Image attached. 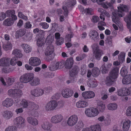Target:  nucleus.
Here are the masks:
<instances>
[{"mask_svg":"<svg viewBox=\"0 0 131 131\" xmlns=\"http://www.w3.org/2000/svg\"><path fill=\"white\" fill-rule=\"evenodd\" d=\"M117 8L118 11L115 10L112 13V21L117 25L120 29L122 30L123 29V25L120 21L118 17H122L124 15L123 12H127L129 8L126 5L121 4L117 7Z\"/></svg>","mask_w":131,"mask_h":131,"instance_id":"f257e3e1","label":"nucleus"},{"mask_svg":"<svg viewBox=\"0 0 131 131\" xmlns=\"http://www.w3.org/2000/svg\"><path fill=\"white\" fill-rule=\"evenodd\" d=\"M119 69V68L116 67L111 71L109 76L107 77L105 81V83L107 85H110L113 84L115 79L117 78Z\"/></svg>","mask_w":131,"mask_h":131,"instance_id":"f03ea898","label":"nucleus"},{"mask_svg":"<svg viewBox=\"0 0 131 131\" xmlns=\"http://www.w3.org/2000/svg\"><path fill=\"white\" fill-rule=\"evenodd\" d=\"M79 70V68L77 66L73 67L70 70L68 79L67 81V83L69 84L73 83L75 81L76 76L78 73Z\"/></svg>","mask_w":131,"mask_h":131,"instance_id":"7ed1b4c3","label":"nucleus"},{"mask_svg":"<svg viewBox=\"0 0 131 131\" xmlns=\"http://www.w3.org/2000/svg\"><path fill=\"white\" fill-rule=\"evenodd\" d=\"M85 113L88 117H93L97 116L99 114V112L97 108L90 107L85 108Z\"/></svg>","mask_w":131,"mask_h":131,"instance_id":"20e7f679","label":"nucleus"},{"mask_svg":"<svg viewBox=\"0 0 131 131\" xmlns=\"http://www.w3.org/2000/svg\"><path fill=\"white\" fill-rule=\"evenodd\" d=\"M92 48L94 56L97 60H100L101 56L103 54V51L99 49L98 45L96 44H93L92 46Z\"/></svg>","mask_w":131,"mask_h":131,"instance_id":"39448f33","label":"nucleus"},{"mask_svg":"<svg viewBox=\"0 0 131 131\" xmlns=\"http://www.w3.org/2000/svg\"><path fill=\"white\" fill-rule=\"evenodd\" d=\"M34 75L33 73H28L21 76L20 77L19 80L21 83H27L34 79Z\"/></svg>","mask_w":131,"mask_h":131,"instance_id":"423d86ee","label":"nucleus"},{"mask_svg":"<svg viewBox=\"0 0 131 131\" xmlns=\"http://www.w3.org/2000/svg\"><path fill=\"white\" fill-rule=\"evenodd\" d=\"M78 117L76 114H73L69 117L67 121V124L70 127H72L75 126L78 123Z\"/></svg>","mask_w":131,"mask_h":131,"instance_id":"0eeeda50","label":"nucleus"},{"mask_svg":"<svg viewBox=\"0 0 131 131\" xmlns=\"http://www.w3.org/2000/svg\"><path fill=\"white\" fill-rule=\"evenodd\" d=\"M63 119V117L62 115L60 114H56L51 117L50 121L52 123L57 124L61 122Z\"/></svg>","mask_w":131,"mask_h":131,"instance_id":"6e6552de","label":"nucleus"},{"mask_svg":"<svg viewBox=\"0 0 131 131\" xmlns=\"http://www.w3.org/2000/svg\"><path fill=\"white\" fill-rule=\"evenodd\" d=\"M40 59L36 57H32L29 59L28 63L29 64L33 67L38 66L41 63Z\"/></svg>","mask_w":131,"mask_h":131,"instance_id":"1a4fd4ad","label":"nucleus"},{"mask_svg":"<svg viewBox=\"0 0 131 131\" xmlns=\"http://www.w3.org/2000/svg\"><path fill=\"white\" fill-rule=\"evenodd\" d=\"M14 122L17 124L19 128H22L25 125V120L24 118L21 116H19L14 120Z\"/></svg>","mask_w":131,"mask_h":131,"instance_id":"9d476101","label":"nucleus"},{"mask_svg":"<svg viewBox=\"0 0 131 131\" xmlns=\"http://www.w3.org/2000/svg\"><path fill=\"white\" fill-rule=\"evenodd\" d=\"M64 62L63 61L61 60L55 62L54 65H51L49 68L50 70L52 71L54 70L57 69H60L63 68L64 66Z\"/></svg>","mask_w":131,"mask_h":131,"instance_id":"9b49d317","label":"nucleus"},{"mask_svg":"<svg viewBox=\"0 0 131 131\" xmlns=\"http://www.w3.org/2000/svg\"><path fill=\"white\" fill-rule=\"evenodd\" d=\"M58 106L57 102L55 100L50 101L46 105L45 109L47 111H52L54 109Z\"/></svg>","mask_w":131,"mask_h":131,"instance_id":"f8f14e48","label":"nucleus"},{"mask_svg":"<svg viewBox=\"0 0 131 131\" xmlns=\"http://www.w3.org/2000/svg\"><path fill=\"white\" fill-rule=\"evenodd\" d=\"M82 96L85 99H90L94 98L95 96V94L93 91H89L82 92Z\"/></svg>","mask_w":131,"mask_h":131,"instance_id":"ddd939ff","label":"nucleus"},{"mask_svg":"<svg viewBox=\"0 0 131 131\" xmlns=\"http://www.w3.org/2000/svg\"><path fill=\"white\" fill-rule=\"evenodd\" d=\"M13 100L10 98H7L3 101L2 102V105L6 108H8L12 106L14 104Z\"/></svg>","mask_w":131,"mask_h":131,"instance_id":"4468645a","label":"nucleus"},{"mask_svg":"<svg viewBox=\"0 0 131 131\" xmlns=\"http://www.w3.org/2000/svg\"><path fill=\"white\" fill-rule=\"evenodd\" d=\"M44 93L43 89L39 88L35 89L32 90L31 92V94L36 97L41 96Z\"/></svg>","mask_w":131,"mask_h":131,"instance_id":"2eb2a0df","label":"nucleus"},{"mask_svg":"<svg viewBox=\"0 0 131 131\" xmlns=\"http://www.w3.org/2000/svg\"><path fill=\"white\" fill-rule=\"evenodd\" d=\"M16 105L18 107L23 106V108H26L28 107L29 102L26 100L23 99L19 101L16 100Z\"/></svg>","mask_w":131,"mask_h":131,"instance_id":"dca6fc26","label":"nucleus"},{"mask_svg":"<svg viewBox=\"0 0 131 131\" xmlns=\"http://www.w3.org/2000/svg\"><path fill=\"white\" fill-rule=\"evenodd\" d=\"M54 47L52 45L48 46L45 51L44 54L46 56H50L53 54Z\"/></svg>","mask_w":131,"mask_h":131,"instance_id":"f3484780","label":"nucleus"},{"mask_svg":"<svg viewBox=\"0 0 131 131\" xmlns=\"http://www.w3.org/2000/svg\"><path fill=\"white\" fill-rule=\"evenodd\" d=\"M2 115L4 119L8 120L12 117L14 115V113L11 111L7 110L3 112Z\"/></svg>","mask_w":131,"mask_h":131,"instance_id":"a211bd4d","label":"nucleus"},{"mask_svg":"<svg viewBox=\"0 0 131 131\" xmlns=\"http://www.w3.org/2000/svg\"><path fill=\"white\" fill-rule=\"evenodd\" d=\"M9 61L10 58L7 57L0 59V66L6 67L9 66Z\"/></svg>","mask_w":131,"mask_h":131,"instance_id":"6ab92c4d","label":"nucleus"},{"mask_svg":"<svg viewBox=\"0 0 131 131\" xmlns=\"http://www.w3.org/2000/svg\"><path fill=\"white\" fill-rule=\"evenodd\" d=\"M89 36L92 40L94 41L99 38V35L97 32L95 30H91L89 32Z\"/></svg>","mask_w":131,"mask_h":131,"instance_id":"aec40b11","label":"nucleus"},{"mask_svg":"<svg viewBox=\"0 0 131 131\" xmlns=\"http://www.w3.org/2000/svg\"><path fill=\"white\" fill-rule=\"evenodd\" d=\"M73 90L69 89H66L62 90V94L63 96L65 98H68L71 97L73 94Z\"/></svg>","mask_w":131,"mask_h":131,"instance_id":"412c9836","label":"nucleus"},{"mask_svg":"<svg viewBox=\"0 0 131 131\" xmlns=\"http://www.w3.org/2000/svg\"><path fill=\"white\" fill-rule=\"evenodd\" d=\"M76 106L78 108H83L87 106L88 103L85 100H80L76 103Z\"/></svg>","mask_w":131,"mask_h":131,"instance_id":"4be33fe9","label":"nucleus"},{"mask_svg":"<svg viewBox=\"0 0 131 131\" xmlns=\"http://www.w3.org/2000/svg\"><path fill=\"white\" fill-rule=\"evenodd\" d=\"M27 120L29 124L34 126H36L38 124V120L36 118L31 116L27 117Z\"/></svg>","mask_w":131,"mask_h":131,"instance_id":"5701e85b","label":"nucleus"},{"mask_svg":"<svg viewBox=\"0 0 131 131\" xmlns=\"http://www.w3.org/2000/svg\"><path fill=\"white\" fill-rule=\"evenodd\" d=\"M131 122L129 119L124 120L123 123L122 129L124 131H128L131 125Z\"/></svg>","mask_w":131,"mask_h":131,"instance_id":"b1692460","label":"nucleus"},{"mask_svg":"<svg viewBox=\"0 0 131 131\" xmlns=\"http://www.w3.org/2000/svg\"><path fill=\"white\" fill-rule=\"evenodd\" d=\"M73 63V59L71 57L68 59L66 60L64 62V65L66 68L69 69L72 67Z\"/></svg>","mask_w":131,"mask_h":131,"instance_id":"393cba45","label":"nucleus"},{"mask_svg":"<svg viewBox=\"0 0 131 131\" xmlns=\"http://www.w3.org/2000/svg\"><path fill=\"white\" fill-rule=\"evenodd\" d=\"M41 127L44 130H50L51 127L50 123L47 121L43 122L41 125Z\"/></svg>","mask_w":131,"mask_h":131,"instance_id":"a878e982","label":"nucleus"},{"mask_svg":"<svg viewBox=\"0 0 131 131\" xmlns=\"http://www.w3.org/2000/svg\"><path fill=\"white\" fill-rule=\"evenodd\" d=\"M21 48L23 49L24 52L26 53L30 52L32 50V48L29 45L26 44H23L21 45Z\"/></svg>","mask_w":131,"mask_h":131,"instance_id":"bb28decb","label":"nucleus"},{"mask_svg":"<svg viewBox=\"0 0 131 131\" xmlns=\"http://www.w3.org/2000/svg\"><path fill=\"white\" fill-rule=\"evenodd\" d=\"M123 84H129L131 83V75L129 74L125 76L122 79Z\"/></svg>","mask_w":131,"mask_h":131,"instance_id":"cd10ccee","label":"nucleus"},{"mask_svg":"<svg viewBox=\"0 0 131 131\" xmlns=\"http://www.w3.org/2000/svg\"><path fill=\"white\" fill-rule=\"evenodd\" d=\"M124 20L127 23L128 28L129 29V31L131 32V28L130 27V26L131 25V11L128 16L125 18Z\"/></svg>","mask_w":131,"mask_h":131,"instance_id":"c85d7f7f","label":"nucleus"},{"mask_svg":"<svg viewBox=\"0 0 131 131\" xmlns=\"http://www.w3.org/2000/svg\"><path fill=\"white\" fill-rule=\"evenodd\" d=\"M73 37V35L72 34H70L67 35L65 39L66 42L67 43H66V46L68 48H70L72 46L71 44L69 42L71 41V38Z\"/></svg>","mask_w":131,"mask_h":131,"instance_id":"c756f323","label":"nucleus"},{"mask_svg":"<svg viewBox=\"0 0 131 131\" xmlns=\"http://www.w3.org/2000/svg\"><path fill=\"white\" fill-rule=\"evenodd\" d=\"M107 107L109 110L114 111L117 109L118 105L116 103H110L107 105Z\"/></svg>","mask_w":131,"mask_h":131,"instance_id":"7c9ffc66","label":"nucleus"},{"mask_svg":"<svg viewBox=\"0 0 131 131\" xmlns=\"http://www.w3.org/2000/svg\"><path fill=\"white\" fill-rule=\"evenodd\" d=\"M25 29H20L17 31L15 34L16 38H18L19 37H21L24 36L26 33Z\"/></svg>","mask_w":131,"mask_h":131,"instance_id":"2f4dec72","label":"nucleus"},{"mask_svg":"<svg viewBox=\"0 0 131 131\" xmlns=\"http://www.w3.org/2000/svg\"><path fill=\"white\" fill-rule=\"evenodd\" d=\"M90 127L91 131H102L101 126L98 124L91 125Z\"/></svg>","mask_w":131,"mask_h":131,"instance_id":"473e14b6","label":"nucleus"},{"mask_svg":"<svg viewBox=\"0 0 131 131\" xmlns=\"http://www.w3.org/2000/svg\"><path fill=\"white\" fill-rule=\"evenodd\" d=\"M14 23L13 20L11 18H7L3 21V25L7 26H10L12 25Z\"/></svg>","mask_w":131,"mask_h":131,"instance_id":"72a5a7b5","label":"nucleus"},{"mask_svg":"<svg viewBox=\"0 0 131 131\" xmlns=\"http://www.w3.org/2000/svg\"><path fill=\"white\" fill-rule=\"evenodd\" d=\"M30 84L32 86H36L40 83V80L38 78H35L29 82Z\"/></svg>","mask_w":131,"mask_h":131,"instance_id":"f704fd0d","label":"nucleus"},{"mask_svg":"<svg viewBox=\"0 0 131 131\" xmlns=\"http://www.w3.org/2000/svg\"><path fill=\"white\" fill-rule=\"evenodd\" d=\"M88 87L90 88H94L96 87L97 85L96 82L93 80H89L87 82Z\"/></svg>","mask_w":131,"mask_h":131,"instance_id":"c9c22d12","label":"nucleus"},{"mask_svg":"<svg viewBox=\"0 0 131 131\" xmlns=\"http://www.w3.org/2000/svg\"><path fill=\"white\" fill-rule=\"evenodd\" d=\"M12 54L16 56L18 58H21L22 57L23 55L21 53V52L19 50L16 49L13 50Z\"/></svg>","mask_w":131,"mask_h":131,"instance_id":"e433bc0d","label":"nucleus"},{"mask_svg":"<svg viewBox=\"0 0 131 131\" xmlns=\"http://www.w3.org/2000/svg\"><path fill=\"white\" fill-rule=\"evenodd\" d=\"M54 39V36L51 34H49L47 37L46 42L48 45H50L53 42Z\"/></svg>","mask_w":131,"mask_h":131,"instance_id":"4c0bfd02","label":"nucleus"},{"mask_svg":"<svg viewBox=\"0 0 131 131\" xmlns=\"http://www.w3.org/2000/svg\"><path fill=\"white\" fill-rule=\"evenodd\" d=\"M84 126L83 122L81 121H80L75 126V129L77 131H79Z\"/></svg>","mask_w":131,"mask_h":131,"instance_id":"58836bf2","label":"nucleus"},{"mask_svg":"<svg viewBox=\"0 0 131 131\" xmlns=\"http://www.w3.org/2000/svg\"><path fill=\"white\" fill-rule=\"evenodd\" d=\"M14 97L20 98L23 95L22 91L19 89H15Z\"/></svg>","mask_w":131,"mask_h":131,"instance_id":"ea45409f","label":"nucleus"},{"mask_svg":"<svg viewBox=\"0 0 131 131\" xmlns=\"http://www.w3.org/2000/svg\"><path fill=\"white\" fill-rule=\"evenodd\" d=\"M92 72V75L94 77H96L99 75L100 70L98 68L95 67L93 68Z\"/></svg>","mask_w":131,"mask_h":131,"instance_id":"a19ab883","label":"nucleus"},{"mask_svg":"<svg viewBox=\"0 0 131 131\" xmlns=\"http://www.w3.org/2000/svg\"><path fill=\"white\" fill-rule=\"evenodd\" d=\"M125 53L123 52H121L118 56V59L121 62H123L125 61Z\"/></svg>","mask_w":131,"mask_h":131,"instance_id":"79ce46f5","label":"nucleus"},{"mask_svg":"<svg viewBox=\"0 0 131 131\" xmlns=\"http://www.w3.org/2000/svg\"><path fill=\"white\" fill-rule=\"evenodd\" d=\"M125 89H121L118 90L117 91L118 95L120 96H126L128 95V94L126 93V91H124Z\"/></svg>","mask_w":131,"mask_h":131,"instance_id":"37998d69","label":"nucleus"},{"mask_svg":"<svg viewBox=\"0 0 131 131\" xmlns=\"http://www.w3.org/2000/svg\"><path fill=\"white\" fill-rule=\"evenodd\" d=\"M97 106L99 111L100 112H103L105 109V104L102 102H101L97 104Z\"/></svg>","mask_w":131,"mask_h":131,"instance_id":"c03bdc74","label":"nucleus"},{"mask_svg":"<svg viewBox=\"0 0 131 131\" xmlns=\"http://www.w3.org/2000/svg\"><path fill=\"white\" fill-rule=\"evenodd\" d=\"M128 73L127 68L125 66L123 67L122 68L121 71V75L122 76H124L127 75Z\"/></svg>","mask_w":131,"mask_h":131,"instance_id":"a18cd8bd","label":"nucleus"},{"mask_svg":"<svg viewBox=\"0 0 131 131\" xmlns=\"http://www.w3.org/2000/svg\"><path fill=\"white\" fill-rule=\"evenodd\" d=\"M3 47L5 50H8L12 49V45L10 42H8L6 44L3 45Z\"/></svg>","mask_w":131,"mask_h":131,"instance_id":"49530a36","label":"nucleus"},{"mask_svg":"<svg viewBox=\"0 0 131 131\" xmlns=\"http://www.w3.org/2000/svg\"><path fill=\"white\" fill-rule=\"evenodd\" d=\"M17 128L15 126H10L7 127L5 131H17Z\"/></svg>","mask_w":131,"mask_h":131,"instance_id":"de8ad7c7","label":"nucleus"},{"mask_svg":"<svg viewBox=\"0 0 131 131\" xmlns=\"http://www.w3.org/2000/svg\"><path fill=\"white\" fill-rule=\"evenodd\" d=\"M9 66L10 65L12 66H14L16 65L17 63V61L16 57H12L11 59L10 58Z\"/></svg>","mask_w":131,"mask_h":131,"instance_id":"09e8293b","label":"nucleus"},{"mask_svg":"<svg viewBox=\"0 0 131 131\" xmlns=\"http://www.w3.org/2000/svg\"><path fill=\"white\" fill-rule=\"evenodd\" d=\"M102 6L104 8L107 9L110 7H112V4L110 2H104L102 4Z\"/></svg>","mask_w":131,"mask_h":131,"instance_id":"8fccbe9b","label":"nucleus"},{"mask_svg":"<svg viewBox=\"0 0 131 131\" xmlns=\"http://www.w3.org/2000/svg\"><path fill=\"white\" fill-rule=\"evenodd\" d=\"M15 89H10L8 90L7 94L9 96L14 97Z\"/></svg>","mask_w":131,"mask_h":131,"instance_id":"3c124183","label":"nucleus"},{"mask_svg":"<svg viewBox=\"0 0 131 131\" xmlns=\"http://www.w3.org/2000/svg\"><path fill=\"white\" fill-rule=\"evenodd\" d=\"M76 3V1L75 0H69L68 2L66 5L68 7L74 5Z\"/></svg>","mask_w":131,"mask_h":131,"instance_id":"603ef678","label":"nucleus"},{"mask_svg":"<svg viewBox=\"0 0 131 131\" xmlns=\"http://www.w3.org/2000/svg\"><path fill=\"white\" fill-rule=\"evenodd\" d=\"M47 32V31H45L42 30H39V29L38 28H36L34 29L33 30V32L34 33L36 34L38 33V32L41 33L42 37L44 36L45 35V32Z\"/></svg>","mask_w":131,"mask_h":131,"instance_id":"864d4df0","label":"nucleus"},{"mask_svg":"<svg viewBox=\"0 0 131 131\" xmlns=\"http://www.w3.org/2000/svg\"><path fill=\"white\" fill-rule=\"evenodd\" d=\"M64 39L62 37H61L59 39L57 40L56 43L57 45H60L64 42Z\"/></svg>","mask_w":131,"mask_h":131,"instance_id":"5fc2aeb1","label":"nucleus"},{"mask_svg":"<svg viewBox=\"0 0 131 131\" xmlns=\"http://www.w3.org/2000/svg\"><path fill=\"white\" fill-rule=\"evenodd\" d=\"M18 16L19 17L25 20H28L27 17L26 16L24 15L21 12H18Z\"/></svg>","mask_w":131,"mask_h":131,"instance_id":"6e6d98bb","label":"nucleus"},{"mask_svg":"<svg viewBox=\"0 0 131 131\" xmlns=\"http://www.w3.org/2000/svg\"><path fill=\"white\" fill-rule=\"evenodd\" d=\"M15 14V11L14 10H9L7 11L5 14L6 16H9Z\"/></svg>","mask_w":131,"mask_h":131,"instance_id":"4d7b16f0","label":"nucleus"},{"mask_svg":"<svg viewBox=\"0 0 131 131\" xmlns=\"http://www.w3.org/2000/svg\"><path fill=\"white\" fill-rule=\"evenodd\" d=\"M14 81L15 79L14 78H8L7 81V84L9 85H10L14 83Z\"/></svg>","mask_w":131,"mask_h":131,"instance_id":"13d9d810","label":"nucleus"},{"mask_svg":"<svg viewBox=\"0 0 131 131\" xmlns=\"http://www.w3.org/2000/svg\"><path fill=\"white\" fill-rule=\"evenodd\" d=\"M101 69L102 70V73L103 74L106 73L108 72V69L104 64L102 65Z\"/></svg>","mask_w":131,"mask_h":131,"instance_id":"bf43d9fd","label":"nucleus"},{"mask_svg":"<svg viewBox=\"0 0 131 131\" xmlns=\"http://www.w3.org/2000/svg\"><path fill=\"white\" fill-rule=\"evenodd\" d=\"M43 40L42 39H38L37 41V44L39 47L42 46L44 44Z\"/></svg>","mask_w":131,"mask_h":131,"instance_id":"052dcab7","label":"nucleus"},{"mask_svg":"<svg viewBox=\"0 0 131 131\" xmlns=\"http://www.w3.org/2000/svg\"><path fill=\"white\" fill-rule=\"evenodd\" d=\"M86 54H83L80 56L77 57L76 58V60L78 61L81 60L86 57Z\"/></svg>","mask_w":131,"mask_h":131,"instance_id":"680f3d73","label":"nucleus"},{"mask_svg":"<svg viewBox=\"0 0 131 131\" xmlns=\"http://www.w3.org/2000/svg\"><path fill=\"white\" fill-rule=\"evenodd\" d=\"M126 114L127 116H131V106L127 108L126 111Z\"/></svg>","mask_w":131,"mask_h":131,"instance_id":"e2e57ef3","label":"nucleus"},{"mask_svg":"<svg viewBox=\"0 0 131 131\" xmlns=\"http://www.w3.org/2000/svg\"><path fill=\"white\" fill-rule=\"evenodd\" d=\"M39 25L42 26V28L45 29H46L49 27V25L46 22L41 23Z\"/></svg>","mask_w":131,"mask_h":131,"instance_id":"0e129e2a","label":"nucleus"},{"mask_svg":"<svg viewBox=\"0 0 131 131\" xmlns=\"http://www.w3.org/2000/svg\"><path fill=\"white\" fill-rule=\"evenodd\" d=\"M24 111L23 108L20 107L16 108L15 110V112L17 114L22 113Z\"/></svg>","mask_w":131,"mask_h":131,"instance_id":"69168bd1","label":"nucleus"},{"mask_svg":"<svg viewBox=\"0 0 131 131\" xmlns=\"http://www.w3.org/2000/svg\"><path fill=\"white\" fill-rule=\"evenodd\" d=\"M93 10L91 8H86L84 10V13L87 15H91Z\"/></svg>","mask_w":131,"mask_h":131,"instance_id":"338daca9","label":"nucleus"},{"mask_svg":"<svg viewBox=\"0 0 131 131\" xmlns=\"http://www.w3.org/2000/svg\"><path fill=\"white\" fill-rule=\"evenodd\" d=\"M32 25L29 21L26 22L24 25V27L26 29H30L31 28Z\"/></svg>","mask_w":131,"mask_h":131,"instance_id":"774afa93","label":"nucleus"}]
</instances>
